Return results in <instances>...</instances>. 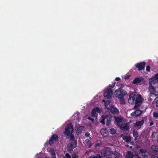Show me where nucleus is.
Returning <instances> with one entry per match:
<instances>
[{
    "instance_id": "nucleus-1",
    "label": "nucleus",
    "mask_w": 158,
    "mask_h": 158,
    "mask_svg": "<svg viewBox=\"0 0 158 158\" xmlns=\"http://www.w3.org/2000/svg\"><path fill=\"white\" fill-rule=\"evenodd\" d=\"M115 97L119 99L121 104H124L125 101L124 96L127 94V92L121 88L117 89L114 92Z\"/></svg>"
},
{
    "instance_id": "nucleus-2",
    "label": "nucleus",
    "mask_w": 158,
    "mask_h": 158,
    "mask_svg": "<svg viewBox=\"0 0 158 158\" xmlns=\"http://www.w3.org/2000/svg\"><path fill=\"white\" fill-rule=\"evenodd\" d=\"M73 125L71 123L68 124L67 125L65 128V131L64 132L67 136L70 135L69 139L71 141H75V137L72 134L73 131Z\"/></svg>"
},
{
    "instance_id": "nucleus-3",
    "label": "nucleus",
    "mask_w": 158,
    "mask_h": 158,
    "mask_svg": "<svg viewBox=\"0 0 158 158\" xmlns=\"http://www.w3.org/2000/svg\"><path fill=\"white\" fill-rule=\"evenodd\" d=\"M106 121V125L109 126L111 124V122L112 121V117L110 114L106 115H102V120L100 122L103 125L105 124Z\"/></svg>"
},
{
    "instance_id": "nucleus-4",
    "label": "nucleus",
    "mask_w": 158,
    "mask_h": 158,
    "mask_svg": "<svg viewBox=\"0 0 158 158\" xmlns=\"http://www.w3.org/2000/svg\"><path fill=\"white\" fill-rule=\"evenodd\" d=\"M144 99L140 94H138L136 96V98L135 101V105L134 106L135 109L138 108L140 106L143 102Z\"/></svg>"
},
{
    "instance_id": "nucleus-5",
    "label": "nucleus",
    "mask_w": 158,
    "mask_h": 158,
    "mask_svg": "<svg viewBox=\"0 0 158 158\" xmlns=\"http://www.w3.org/2000/svg\"><path fill=\"white\" fill-rule=\"evenodd\" d=\"M58 139V135L56 134H54L49 139L48 144L50 146L52 145L55 143L57 142Z\"/></svg>"
},
{
    "instance_id": "nucleus-6",
    "label": "nucleus",
    "mask_w": 158,
    "mask_h": 158,
    "mask_svg": "<svg viewBox=\"0 0 158 158\" xmlns=\"http://www.w3.org/2000/svg\"><path fill=\"white\" fill-rule=\"evenodd\" d=\"M113 151L111 150V149L110 148H107L105 149L104 153L105 158H111V155L112 154Z\"/></svg>"
},
{
    "instance_id": "nucleus-7",
    "label": "nucleus",
    "mask_w": 158,
    "mask_h": 158,
    "mask_svg": "<svg viewBox=\"0 0 158 158\" xmlns=\"http://www.w3.org/2000/svg\"><path fill=\"white\" fill-rule=\"evenodd\" d=\"M136 95L134 93H131L129 95V98L128 100L129 103L133 104L135 103Z\"/></svg>"
},
{
    "instance_id": "nucleus-8",
    "label": "nucleus",
    "mask_w": 158,
    "mask_h": 158,
    "mask_svg": "<svg viewBox=\"0 0 158 158\" xmlns=\"http://www.w3.org/2000/svg\"><path fill=\"white\" fill-rule=\"evenodd\" d=\"M113 93L112 90L111 89H108L104 93V96L105 98L108 99L111 97Z\"/></svg>"
},
{
    "instance_id": "nucleus-9",
    "label": "nucleus",
    "mask_w": 158,
    "mask_h": 158,
    "mask_svg": "<svg viewBox=\"0 0 158 158\" xmlns=\"http://www.w3.org/2000/svg\"><path fill=\"white\" fill-rule=\"evenodd\" d=\"M145 65L146 63L145 62H141L137 63L135 66L139 70H141L144 69Z\"/></svg>"
},
{
    "instance_id": "nucleus-10",
    "label": "nucleus",
    "mask_w": 158,
    "mask_h": 158,
    "mask_svg": "<svg viewBox=\"0 0 158 158\" xmlns=\"http://www.w3.org/2000/svg\"><path fill=\"white\" fill-rule=\"evenodd\" d=\"M139 156H145L147 157V155L145 154L147 152V150L146 149L142 148H140L139 150Z\"/></svg>"
},
{
    "instance_id": "nucleus-11",
    "label": "nucleus",
    "mask_w": 158,
    "mask_h": 158,
    "mask_svg": "<svg viewBox=\"0 0 158 158\" xmlns=\"http://www.w3.org/2000/svg\"><path fill=\"white\" fill-rule=\"evenodd\" d=\"M141 110L138 109L135 110L134 112L131 114V116L134 117H137L139 116L142 114Z\"/></svg>"
},
{
    "instance_id": "nucleus-12",
    "label": "nucleus",
    "mask_w": 158,
    "mask_h": 158,
    "mask_svg": "<svg viewBox=\"0 0 158 158\" xmlns=\"http://www.w3.org/2000/svg\"><path fill=\"white\" fill-rule=\"evenodd\" d=\"M144 80V78L142 77H138L135 78L132 81V84H135L138 83H140L141 81H143Z\"/></svg>"
},
{
    "instance_id": "nucleus-13",
    "label": "nucleus",
    "mask_w": 158,
    "mask_h": 158,
    "mask_svg": "<svg viewBox=\"0 0 158 158\" xmlns=\"http://www.w3.org/2000/svg\"><path fill=\"white\" fill-rule=\"evenodd\" d=\"M144 123V121L143 120H142L141 121H137L135 124L134 127H137L138 129L141 128V126H142Z\"/></svg>"
},
{
    "instance_id": "nucleus-14",
    "label": "nucleus",
    "mask_w": 158,
    "mask_h": 158,
    "mask_svg": "<svg viewBox=\"0 0 158 158\" xmlns=\"http://www.w3.org/2000/svg\"><path fill=\"white\" fill-rule=\"evenodd\" d=\"M100 132L101 134L104 136H107L108 133V131L106 128L102 129Z\"/></svg>"
},
{
    "instance_id": "nucleus-15",
    "label": "nucleus",
    "mask_w": 158,
    "mask_h": 158,
    "mask_svg": "<svg viewBox=\"0 0 158 158\" xmlns=\"http://www.w3.org/2000/svg\"><path fill=\"white\" fill-rule=\"evenodd\" d=\"M114 118L115 119V122L117 123V124H118L119 123L122 122L123 121V118L119 117L114 116Z\"/></svg>"
},
{
    "instance_id": "nucleus-16",
    "label": "nucleus",
    "mask_w": 158,
    "mask_h": 158,
    "mask_svg": "<svg viewBox=\"0 0 158 158\" xmlns=\"http://www.w3.org/2000/svg\"><path fill=\"white\" fill-rule=\"evenodd\" d=\"M67 151L68 152L72 153L73 152V149L75 148L73 147L71 144L69 143L67 146Z\"/></svg>"
},
{
    "instance_id": "nucleus-17",
    "label": "nucleus",
    "mask_w": 158,
    "mask_h": 158,
    "mask_svg": "<svg viewBox=\"0 0 158 158\" xmlns=\"http://www.w3.org/2000/svg\"><path fill=\"white\" fill-rule=\"evenodd\" d=\"M110 111L114 114H117L119 112L118 110L116 108L113 107L111 108Z\"/></svg>"
},
{
    "instance_id": "nucleus-18",
    "label": "nucleus",
    "mask_w": 158,
    "mask_h": 158,
    "mask_svg": "<svg viewBox=\"0 0 158 158\" xmlns=\"http://www.w3.org/2000/svg\"><path fill=\"white\" fill-rule=\"evenodd\" d=\"M152 150L154 152H158V146L155 145H153L151 146Z\"/></svg>"
},
{
    "instance_id": "nucleus-19",
    "label": "nucleus",
    "mask_w": 158,
    "mask_h": 158,
    "mask_svg": "<svg viewBox=\"0 0 158 158\" xmlns=\"http://www.w3.org/2000/svg\"><path fill=\"white\" fill-rule=\"evenodd\" d=\"M84 127L83 126L79 127L77 130V132L79 134H81L82 131L84 129Z\"/></svg>"
},
{
    "instance_id": "nucleus-20",
    "label": "nucleus",
    "mask_w": 158,
    "mask_h": 158,
    "mask_svg": "<svg viewBox=\"0 0 158 158\" xmlns=\"http://www.w3.org/2000/svg\"><path fill=\"white\" fill-rule=\"evenodd\" d=\"M134 155L132 152L131 151H128L126 155V158H133Z\"/></svg>"
},
{
    "instance_id": "nucleus-21",
    "label": "nucleus",
    "mask_w": 158,
    "mask_h": 158,
    "mask_svg": "<svg viewBox=\"0 0 158 158\" xmlns=\"http://www.w3.org/2000/svg\"><path fill=\"white\" fill-rule=\"evenodd\" d=\"M133 136L135 138V140H136L139 136L138 132L137 131H133Z\"/></svg>"
},
{
    "instance_id": "nucleus-22",
    "label": "nucleus",
    "mask_w": 158,
    "mask_h": 158,
    "mask_svg": "<svg viewBox=\"0 0 158 158\" xmlns=\"http://www.w3.org/2000/svg\"><path fill=\"white\" fill-rule=\"evenodd\" d=\"M112 154L113 155L114 158H119L120 156V154L116 151H113Z\"/></svg>"
},
{
    "instance_id": "nucleus-23",
    "label": "nucleus",
    "mask_w": 158,
    "mask_h": 158,
    "mask_svg": "<svg viewBox=\"0 0 158 158\" xmlns=\"http://www.w3.org/2000/svg\"><path fill=\"white\" fill-rule=\"evenodd\" d=\"M50 151L51 153L52 158H56V153L54 150L51 149Z\"/></svg>"
},
{
    "instance_id": "nucleus-24",
    "label": "nucleus",
    "mask_w": 158,
    "mask_h": 158,
    "mask_svg": "<svg viewBox=\"0 0 158 158\" xmlns=\"http://www.w3.org/2000/svg\"><path fill=\"white\" fill-rule=\"evenodd\" d=\"M110 133L112 135H114L116 133V130L114 128H111L110 129Z\"/></svg>"
},
{
    "instance_id": "nucleus-25",
    "label": "nucleus",
    "mask_w": 158,
    "mask_h": 158,
    "mask_svg": "<svg viewBox=\"0 0 158 158\" xmlns=\"http://www.w3.org/2000/svg\"><path fill=\"white\" fill-rule=\"evenodd\" d=\"M92 116L93 117H95L97 116L96 112L94 108L92 110L91 112Z\"/></svg>"
},
{
    "instance_id": "nucleus-26",
    "label": "nucleus",
    "mask_w": 158,
    "mask_h": 158,
    "mask_svg": "<svg viewBox=\"0 0 158 158\" xmlns=\"http://www.w3.org/2000/svg\"><path fill=\"white\" fill-rule=\"evenodd\" d=\"M77 140H76L74 141L73 142H72L71 143H69L70 144H71L72 146L74 147L75 148L77 147Z\"/></svg>"
},
{
    "instance_id": "nucleus-27",
    "label": "nucleus",
    "mask_w": 158,
    "mask_h": 158,
    "mask_svg": "<svg viewBox=\"0 0 158 158\" xmlns=\"http://www.w3.org/2000/svg\"><path fill=\"white\" fill-rule=\"evenodd\" d=\"M124 139L125 140L126 142H129L131 140V137L127 136H125V138Z\"/></svg>"
},
{
    "instance_id": "nucleus-28",
    "label": "nucleus",
    "mask_w": 158,
    "mask_h": 158,
    "mask_svg": "<svg viewBox=\"0 0 158 158\" xmlns=\"http://www.w3.org/2000/svg\"><path fill=\"white\" fill-rule=\"evenodd\" d=\"M149 89L150 91L151 92H155V89L154 87L152 85H150L149 87Z\"/></svg>"
},
{
    "instance_id": "nucleus-29",
    "label": "nucleus",
    "mask_w": 158,
    "mask_h": 158,
    "mask_svg": "<svg viewBox=\"0 0 158 158\" xmlns=\"http://www.w3.org/2000/svg\"><path fill=\"white\" fill-rule=\"evenodd\" d=\"M116 84V82H114L113 83L112 85L110 84L109 85V88L108 89H112V88H113L115 86Z\"/></svg>"
},
{
    "instance_id": "nucleus-30",
    "label": "nucleus",
    "mask_w": 158,
    "mask_h": 158,
    "mask_svg": "<svg viewBox=\"0 0 158 158\" xmlns=\"http://www.w3.org/2000/svg\"><path fill=\"white\" fill-rule=\"evenodd\" d=\"M152 79L158 81V73L155 75L154 77L152 78Z\"/></svg>"
},
{
    "instance_id": "nucleus-31",
    "label": "nucleus",
    "mask_w": 158,
    "mask_h": 158,
    "mask_svg": "<svg viewBox=\"0 0 158 158\" xmlns=\"http://www.w3.org/2000/svg\"><path fill=\"white\" fill-rule=\"evenodd\" d=\"M90 134L88 132H86L85 133V136L87 137H89V138L90 139H91L92 138L91 137H90Z\"/></svg>"
},
{
    "instance_id": "nucleus-32",
    "label": "nucleus",
    "mask_w": 158,
    "mask_h": 158,
    "mask_svg": "<svg viewBox=\"0 0 158 158\" xmlns=\"http://www.w3.org/2000/svg\"><path fill=\"white\" fill-rule=\"evenodd\" d=\"M86 144L87 146L89 148H90L92 145V143L91 141L89 142L88 143H87Z\"/></svg>"
},
{
    "instance_id": "nucleus-33",
    "label": "nucleus",
    "mask_w": 158,
    "mask_h": 158,
    "mask_svg": "<svg viewBox=\"0 0 158 158\" xmlns=\"http://www.w3.org/2000/svg\"><path fill=\"white\" fill-rule=\"evenodd\" d=\"M156 132L154 131H153L152 132V140H153V139H154L155 137L156 136Z\"/></svg>"
},
{
    "instance_id": "nucleus-34",
    "label": "nucleus",
    "mask_w": 158,
    "mask_h": 158,
    "mask_svg": "<svg viewBox=\"0 0 158 158\" xmlns=\"http://www.w3.org/2000/svg\"><path fill=\"white\" fill-rule=\"evenodd\" d=\"M155 101L156 102V106L158 107V97L156 98L155 99Z\"/></svg>"
},
{
    "instance_id": "nucleus-35",
    "label": "nucleus",
    "mask_w": 158,
    "mask_h": 158,
    "mask_svg": "<svg viewBox=\"0 0 158 158\" xmlns=\"http://www.w3.org/2000/svg\"><path fill=\"white\" fill-rule=\"evenodd\" d=\"M153 115L154 117L157 118H158V113L156 112H154L153 113Z\"/></svg>"
},
{
    "instance_id": "nucleus-36",
    "label": "nucleus",
    "mask_w": 158,
    "mask_h": 158,
    "mask_svg": "<svg viewBox=\"0 0 158 158\" xmlns=\"http://www.w3.org/2000/svg\"><path fill=\"white\" fill-rule=\"evenodd\" d=\"M73 158H77L78 156L75 153H74L72 155Z\"/></svg>"
},
{
    "instance_id": "nucleus-37",
    "label": "nucleus",
    "mask_w": 158,
    "mask_h": 158,
    "mask_svg": "<svg viewBox=\"0 0 158 158\" xmlns=\"http://www.w3.org/2000/svg\"><path fill=\"white\" fill-rule=\"evenodd\" d=\"M94 108L95 110V111L96 112H100V110L98 107H96V108Z\"/></svg>"
},
{
    "instance_id": "nucleus-38",
    "label": "nucleus",
    "mask_w": 158,
    "mask_h": 158,
    "mask_svg": "<svg viewBox=\"0 0 158 158\" xmlns=\"http://www.w3.org/2000/svg\"><path fill=\"white\" fill-rule=\"evenodd\" d=\"M150 67L149 65L147 66L146 68V70L147 72H150Z\"/></svg>"
},
{
    "instance_id": "nucleus-39",
    "label": "nucleus",
    "mask_w": 158,
    "mask_h": 158,
    "mask_svg": "<svg viewBox=\"0 0 158 158\" xmlns=\"http://www.w3.org/2000/svg\"><path fill=\"white\" fill-rule=\"evenodd\" d=\"M90 142V141L89 139H86V140L84 142V144H86Z\"/></svg>"
},
{
    "instance_id": "nucleus-40",
    "label": "nucleus",
    "mask_w": 158,
    "mask_h": 158,
    "mask_svg": "<svg viewBox=\"0 0 158 158\" xmlns=\"http://www.w3.org/2000/svg\"><path fill=\"white\" fill-rule=\"evenodd\" d=\"M94 158H102V157L99 155L98 154L96 156H95L94 157Z\"/></svg>"
},
{
    "instance_id": "nucleus-41",
    "label": "nucleus",
    "mask_w": 158,
    "mask_h": 158,
    "mask_svg": "<svg viewBox=\"0 0 158 158\" xmlns=\"http://www.w3.org/2000/svg\"><path fill=\"white\" fill-rule=\"evenodd\" d=\"M130 75H127L124 78L125 79H127L130 78Z\"/></svg>"
},
{
    "instance_id": "nucleus-42",
    "label": "nucleus",
    "mask_w": 158,
    "mask_h": 158,
    "mask_svg": "<svg viewBox=\"0 0 158 158\" xmlns=\"http://www.w3.org/2000/svg\"><path fill=\"white\" fill-rule=\"evenodd\" d=\"M65 156L67 157V158H70L71 156L68 153H66L65 154Z\"/></svg>"
},
{
    "instance_id": "nucleus-43",
    "label": "nucleus",
    "mask_w": 158,
    "mask_h": 158,
    "mask_svg": "<svg viewBox=\"0 0 158 158\" xmlns=\"http://www.w3.org/2000/svg\"><path fill=\"white\" fill-rule=\"evenodd\" d=\"M88 119L92 121L93 122H94V118H92L90 117H89L88 118Z\"/></svg>"
},
{
    "instance_id": "nucleus-44",
    "label": "nucleus",
    "mask_w": 158,
    "mask_h": 158,
    "mask_svg": "<svg viewBox=\"0 0 158 158\" xmlns=\"http://www.w3.org/2000/svg\"><path fill=\"white\" fill-rule=\"evenodd\" d=\"M121 79V78L119 77H117L115 78V80L116 81H119Z\"/></svg>"
},
{
    "instance_id": "nucleus-45",
    "label": "nucleus",
    "mask_w": 158,
    "mask_h": 158,
    "mask_svg": "<svg viewBox=\"0 0 158 158\" xmlns=\"http://www.w3.org/2000/svg\"><path fill=\"white\" fill-rule=\"evenodd\" d=\"M110 100H108L107 101H106V103L105 104L106 105V104L108 105L110 103Z\"/></svg>"
},
{
    "instance_id": "nucleus-46",
    "label": "nucleus",
    "mask_w": 158,
    "mask_h": 158,
    "mask_svg": "<svg viewBox=\"0 0 158 158\" xmlns=\"http://www.w3.org/2000/svg\"><path fill=\"white\" fill-rule=\"evenodd\" d=\"M48 142H49V141H47V142H45V144H44V146H46L47 145H48Z\"/></svg>"
},
{
    "instance_id": "nucleus-47",
    "label": "nucleus",
    "mask_w": 158,
    "mask_h": 158,
    "mask_svg": "<svg viewBox=\"0 0 158 158\" xmlns=\"http://www.w3.org/2000/svg\"><path fill=\"white\" fill-rule=\"evenodd\" d=\"M154 124V123L153 122H151L150 123V126H152V125Z\"/></svg>"
},
{
    "instance_id": "nucleus-48",
    "label": "nucleus",
    "mask_w": 158,
    "mask_h": 158,
    "mask_svg": "<svg viewBox=\"0 0 158 158\" xmlns=\"http://www.w3.org/2000/svg\"><path fill=\"white\" fill-rule=\"evenodd\" d=\"M126 126L124 125H123V126L122 127V128H125Z\"/></svg>"
},
{
    "instance_id": "nucleus-49",
    "label": "nucleus",
    "mask_w": 158,
    "mask_h": 158,
    "mask_svg": "<svg viewBox=\"0 0 158 158\" xmlns=\"http://www.w3.org/2000/svg\"><path fill=\"white\" fill-rule=\"evenodd\" d=\"M124 86L123 85H121V87L123 88Z\"/></svg>"
},
{
    "instance_id": "nucleus-50",
    "label": "nucleus",
    "mask_w": 158,
    "mask_h": 158,
    "mask_svg": "<svg viewBox=\"0 0 158 158\" xmlns=\"http://www.w3.org/2000/svg\"><path fill=\"white\" fill-rule=\"evenodd\" d=\"M126 147H127V148L129 147V145H126Z\"/></svg>"
},
{
    "instance_id": "nucleus-51",
    "label": "nucleus",
    "mask_w": 158,
    "mask_h": 158,
    "mask_svg": "<svg viewBox=\"0 0 158 158\" xmlns=\"http://www.w3.org/2000/svg\"><path fill=\"white\" fill-rule=\"evenodd\" d=\"M133 143H134V142H132H132H131V144H132H132H133Z\"/></svg>"
},
{
    "instance_id": "nucleus-52",
    "label": "nucleus",
    "mask_w": 158,
    "mask_h": 158,
    "mask_svg": "<svg viewBox=\"0 0 158 158\" xmlns=\"http://www.w3.org/2000/svg\"><path fill=\"white\" fill-rule=\"evenodd\" d=\"M157 143H158V138L157 139Z\"/></svg>"
},
{
    "instance_id": "nucleus-53",
    "label": "nucleus",
    "mask_w": 158,
    "mask_h": 158,
    "mask_svg": "<svg viewBox=\"0 0 158 158\" xmlns=\"http://www.w3.org/2000/svg\"><path fill=\"white\" fill-rule=\"evenodd\" d=\"M156 158H158V156H156Z\"/></svg>"
},
{
    "instance_id": "nucleus-54",
    "label": "nucleus",
    "mask_w": 158,
    "mask_h": 158,
    "mask_svg": "<svg viewBox=\"0 0 158 158\" xmlns=\"http://www.w3.org/2000/svg\"><path fill=\"white\" fill-rule=\"evenodd\" d=\"M129 148H132V146H130Z\"/></svg>"
},
{
    "instance_id": "nucleus-55",
    "label": "nucleus",
    "mask_w": 158,
    "mask_h": 158,
    "mask_svg": "<svg viewBox=\"0 0 158 158\" xmlns=\"http://www.w3.org/2000/svg\"><path fill=\"white\" fill-rule=\"evenodd\" d=\"M43 158H48L47 157H44Z\"/></svg>"
}]
</instances>
